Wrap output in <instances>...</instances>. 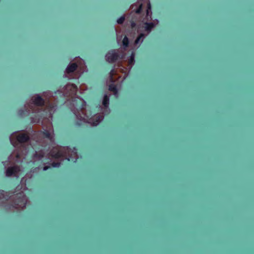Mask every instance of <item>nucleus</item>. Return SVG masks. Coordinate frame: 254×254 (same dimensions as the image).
Wrapping results in <instances>:
<instances>
[{"mask_svg":"<svg viewBox=\"0 0 254 254\" xmlns=\"http://www.w3.org/2000/svg\"><path fill=\"white\" fill-rule=\"evenodd\" d=\"M77 86L74 84H67L64 90V96L67 97L73 98L76 94Z\"/></svg>","mask_w":254,"mask_h":254,"instance_id":"nucleus-1","label":"nucleus"},{"mask_svg":"<svg viewBox=\"0 0 254 254\" xmlns=\"http://www.w3.org/2000/svg\"><path fill=\"white\" fill-rule=\"evenodd\" d=\"M107 61L110 63L115 62L118 59H122L123 56L120 57V55L114 50L109 51L106 56Z\"/></svg>","mask_w":254,"mask_h":254,"instance_id":"nucleus-2","label":"nucleus"},{"mask_svg":"<svg viewBox=\"0 0 254 254\" xmlns=\"http://www.w3.org/2000/svg\"><path fill=\"white\" fill-rule=\"evenodd\" d=\"M19 171L20 168L17 165L9 167L6 170V176L7 177L16 176Z\"/></svg>","mask_w":254,"mask_h":254,"instance_id":"nucleus-3","label":"nucleus"},{"mask_svg":"<svg viewBox=\"0 0 254 254\" xmlns=\"http://www.w3.org/2000/svg\"><path fill=\"white\" fill-rule=\"evenodd\" d=\"M16 139L18 142L23 143L28 142L30 139V137L27 134L22 133L17 136Z\"/></svg>","mask_w":254,"mask_h":254,"instance_id":"nucleus-4","label":"nucleus"},{"mask_svg":"<svg viewBox=\"0 0 254 254\" xmlns=\"http://www.w3.org/2000/svg\"><path fill=\"white\" fill-rule=\"evenodd\" d=\"M33 104L38 107H43L45 105L44 100L39 95H37L33 101Z\"/></svg>","mask_w":254,"mask_h":254,"instance_id":"nucleus-5","label":"nucleus"},{"mask_svg":"<svg viewBox=\"0 0 254 254\" xmlns=\"http://www.w3.org/2000/svg\"><path fill=\"white\" fill-rule=\"evenodd\" d=\"M77 67V64L76 63H72L69 64L66 68L67 73H70L74 71Z\"/></svg>","mask_w":254,"mask_h":254,"instance_id":"nucleus-6","label":"nucleus"},{"mask_svg":"<svg viewBox=\"0 0 254 254\" xmlns=\"http://www.w3.org/2000/svg\"><path fill=\"white\" fill-rule=\"evenodd\" d=\"M109 100L110 99L108 96L106 95L104 96L102 104L104 107L106 108H108L109 106Z\"/></svg>","mask_w":254,"mask_h":254,"instance_id":"nucleus-7","label":"nucleus"},{"mask_svg":"<svg viewBox=\"0 0 254 254\" xmlns=\"http://www.w3.org/2000/svg\"><path fill=\"white\" fill-rule=\"evenodd\" d=\"M51 156L54 158H60L62 157L63 154L60 151H57L55 152V151H51Z\"/></svg>","mask_w":254,"mask_h":254,"instance_id":"nucleus-8","label":"nucleus"},{"mask_svg":"<svg viewBox=\"0 0 254 254\" xmlns=\"http://www.w3.org/2000/svg\"><path fill=\"white\" fill-rule=\"evenodd\" d=\"M109 90L116 94L118 92V89L116 86L114 84H111L109 86Z\"/></svg>","mask_w":254,"mask_h":254,"instance_id":"nucleus-9","label":"nucleus"},{"mask_svg":"<svg viewBox=\"0 0 254 254\" xmlns=\"http://www.w3.org/2000/svg\"><path fill=\"white\" fill-rule=\"evenodd\" d=\"M144 35L142 33L140 34L135 39V44L136 45L138 44L141 41H142L143 38L144 37Z\"/></svg>","mask_w":254,"mask_h":254,"instance_id":"nucleus-10","label":"nucleus"},{"mask_svg":"<svg viewBox=\"0 0 254 254\" xmlns=\"http://www.w3.org/2000/svg\"><path fill=\"white\" fill-rule=\"evenodd\" d=\"M128 44H129L128 39L127 38V36H125L123 40V45L125 48H127L128 47Z\"/></svg>","mask_w":254,"mask_h":254,"instance_id":"nucleus-11","label":"nucleus"},{"mask_svg":"<svg viewBox=\"0 0 254 254\" xmlns=\"http://www.w3.org/2000/svg\"><path fill=\"white\" fill-rule=\"evenodd\" d=\"M154 25L152 23H146L145 28L147 30L150 31L153 27Z\"/></svg>","mask_w":254,"mask_h":254,"instance_id":"nucleus-12","label":"nucleus"},{"mask_svg":"<svg viewBox=\"0 0 254 254\" xmlns=\"http://www.w3.org/2000/svg\"><path fill=\"white\" fill-rule=\"evenodd\" d=\"M43 134L46 138H49L50 139L52 138L51 134L49 131L45 130L43 132Z\"/></svg>","mask_w":254,"mask_h":254,"instance_id":"nucleus-13","label":"nucleus"},{"mask_svg":"<svg viewBox=\"0 0 254 254\" xmlns=\"http://www.w3.org/2000/svg\"><path fill=\"white\" fill-rule=\"evenodd\" d=\"M125 20V17L124 16H122L119 18H118L117 20V22L118 24H122L124 22Z\"/></svg>","mask_w":254,"mask_h":254,"instance_id":"nucleus-14","label":"nucleus"},{"mask_svg":"<svg viewBox=\"0 0 254 254\" xmlns=\"http://www.w3.org/2000/svg\"><path fill=\"white\" fill-rule=\"evenodd\" d=\"M61 163L60 162H53L51 165L53 167H59L60 166Z\"/></svg>","mask_w":254,"mask_h":254,"instance_id":"nucleus-15","label":"nucleus"},{"mask_svg":"<svg viewBox=\"0 0 254 254\" xmlns=\"http://www.w3.org/2000/svg\"><path fill=\"white\" fill-rule=\"evenodd\" d=\"M86 105V102L84 101H83L82 102V104L81 105V106L80 107V109L82 111L83 110L84 107Z\"/></svg>","mask_w":254,"mask_h":254,"instance_id":"nucleus-16","label":"nucleus"},{"mask_svg":"<svg viewBox=\"0 0 254 254\" xmlns=\"http://www.w3.org/2000/svg\"><path fill=\"white\" fill-rule=\"evenodd\" d=\"M23 199V198L21 199V200L18 201L17 203H16L15 205H19V203L23 202L22 203L23 205L24 206H25V205H26V202L24 201Z\"/></svg>","mask_w":254,"mask_h":254,"instance_id":"nucleus-17","label":"nucleus"},{"mask_svg":"<svg viewBox=\"0 0 254 254\" xmlns=\"http://www.w3.org/2000/svg\"><path fill=\"white\" fill-rule=\"evenodd\" d=\"M97 119L96 120V121L97 122V123L95 124V125H97L100 122V121L102 119V117L99 116L97 117Z\"/></svg>","mask_w":254,"mask_h":254,"instance_id":"nucleus-18","label":"nucleus"},{"mask_svg":"<svg viewBox=\"0 0 254 254\" xmlns=\"http://www.w3.org/2000/svg\"><path fill=\"white\" fill-rule=\"evenodd\" d=\"M142 4H141L139 7L136 9V13H140L141 9H142Z\"/></svg>","mask_w":254,"mask_h":254,"instance_id":"nucleus-19","label":"nucleus"},{"mask_svg":"<svg viewBox=\"0 0 254 254\" xmlns=\"http://www.w3.org/2000/svg\"><path fill=\"white\" fill-rule=\"evenodd\" d=\"M147 13H148V11L151 9V4L149 2L147 4Z\"/></svg>","mask_w":254,"mask_h":254,"instance_id":"nucleus-20","label":"nucleus"},{"mask_svg":"<svg viewBox=\"0 0 254 254\" xmlns=\"http://www.w3.org/2000/svg\"><path fill=\"white\" fill-rule=\"evenodd\" d=\"M50 168V166H44V168H43V170L45 171L48 170V169H49Z\"/></svg>","mask_w":254,"mask_h":254,"instance_id":"nucleus-21","label":"nucleus"},{"mask_svg":"<svg viewBox=\"0 0 254 254\" xmlns=\"http://www.w3.org/2000/svg\"><path fill=\"white\" fill-rule=\"evenodd\" d=\"M134 61V56L132 55V56L131 57V58H130V61H129V63L130 64H131Z\"/></svg>","mask_w":254,"mask_h":254,"instance_id":"nucleus-22","label":"nucleus"},{"mask_svg":"<svg viewBox=\"0 0 254 254\" xmlns=\"http://www.w3.org/2000/svg\"><path fill=\"white\" fill-rule=\"evenodd\" d=\"M114 71V70L113 69H112V70L111 71V73H110V77L112 79L113 78V72Z\"/></svg>","mask_w":254,"mask_h":254,"instance_id":"nucleus-23","label":"nucleus"},{"mask_svg":"<svg viewBox=\"0 0 254 254\" xmlns=\"http://www.w3.org/2000/svg\"><path fill=\"white\" fill-rule=\"evenodd\" d=\"M16 158L17 159H19L20 158V154L17 153L16 155Z\"/></svg>","mask_w":254,"mask_h":254,"instance_id":"nucleus-24","label":"nucleus"},{"mask_svg":"<svg viewBox=\"0 0 254 254\" xmlns=\"http://www.w3.org/2000/svg\"><path fill=\"white\" fill-rule=\"evenodd\" d=\"M135 23L133 21H132L131 22V27H133L135 26Z\"/></svg>","mask_w":254,"mask_h":254,"instance_id":"nucleus-25","label":"nucleus"},{"mask_svg":"<svg viewBox=\"0 0 254 254\" xmlns=\"http://www.w3.org/2000/svg\"><path fill=\"white\" fill-rule=\"evenodd\" d=\"M9 139H10V142H12V141H11V137H9ZM11 143L12 144V145H13L14 146H15V145H14L13 143Z\"/></svg>","mask_w":254,"mask_h":254,"instance_id":"nucleus-26","label":"nucleus"}]
</instances>
